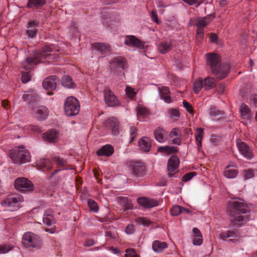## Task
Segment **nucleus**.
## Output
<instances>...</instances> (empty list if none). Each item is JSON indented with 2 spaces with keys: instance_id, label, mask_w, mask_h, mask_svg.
<instances>
[{
  "instance_id": "f257e3e1",
  "label": "nucleus",
  "mask_w": 257,
  "mask_h": 257,
  "mask_svg": "<svg viewBox=\"0 0 257 257\" xmlns=\"http://www.w3.org/2000/svg\"><path fill=\"white\" fill-rule=\"evenodd\" d=\"M228 212L230 217V227L237 228L252 219L247 205L242 200H234L228 203Z\"/></svg>"
},
{
  "instance_id": "f03ea898",
  "label": "nucleus",
  "mask_w": 257,
  "mask_h": 257,
  "mask_svg": "<svg viewBox=\"0 0 257 257\" xmlns=\"http://www.w3.org/2000/svg\"><path fill=\"white\" fill-rule=\"evenodd\" d=\"M207 63L211 71L219 79L225 78L229 72L230 66L227 63H221V59L218 54L208 53L206 54Z\"/></svg>"
},
{
  "instance_id": "7ed1b4c3",
  "label": "nucleus",
  "mask_w": 257,
  "mask_h": 257,
  "mask_svg": "<svg viewBox=\"0 0 257 257\" xmlns=\"http://www.w3.org/2000/svg\"><path fill=\"white\" fill-rule=\"evenodd\" d=\"M54 51V47L53 45H45L42 48L41 52H36L33 57H29L26 59L27 65H24L26 70L31 69L32 68L39 63H44L49 61V60L54 59L55 56L50 54Z\"/></svg>"
},
{
  "instance_id": "20e7f679",
  "label": "nucleus",
  "mask_w": 257,
  "mask_h": 257,
  "mask_svg": "<svg viewBox=\"0 0 257 257\" xmlns=\"http://www.w3.org/2000/svg\"><path fill=\"white\" fill-rule=\"evenodd\" d=\"M9 156L15 163H25L29 162L31 159L29 151L21 146L11 150Z\"/></svg>"
},
{
  "instance_id": "39448f33",
  "label": "nucleus",
  "mask_w": 257,
  "mask_h": 257,
  "mask_svg": "<svg viewBox=\"0 0 257 257\" xmlns=\"http://www.w3.org/2000/svg\"><path fill=\"white\" fill-rule=\"evenodd\" d=\"M22 243L26 248L39 249L42 246V240L40 236L31 232L25 233L22 238Z\"/></svg>"
},
{
  "instance_id": "423d86ee",
  "label": "nucleus",
  "mask_w": 257,
  "mask_h": 257,
  "mask_svg": "<svg viewBox=\"0 0 257 257\" xmlns=\"http://www.w3.org/2000/svg\"><path fill=\"white\" fill-rule=\"evenodd\" d=\"M23 201L22 196H9L1 202V205L7 210L14 211L21 207L20 203Z\"/></svg>"
},
{
  "instance_id": "0eeeda50",
  "label": "nucleus",
  "mask_w": 257,
  "mask_h": 257,
  "mask_svg": "<svg viewBox=\"0 0 257 257\" xmlns=\"http://www.w3.org/2000/svg\"><path fill=\"white\" fill-rule=\"evenodd\" d=\"M214 17L213 15H208L204 17H198L195 20V23L193 25H196L197 27L196 37L198 39H203L204 38L203 29L209 24Z\"/></svg>"
},
{
  "instance_id": "6e6552de",
  "label": "nucleus",
  "mask_w": 257,
  "mask_h": 257,
  "mask_svg": "<svg viewBox=\"0 0 257 257\" xmlns=\"http://www.w3.org/2000/svg\"><path fill=\"white\" fill-rule=\"evenodd\" d=\"M64 109L67 116L77 114L80 110L79 101L73 97H69L65 101Z\"/></svg>"
},
{
  "instance_id": "1a4fd4ad",
  "label": "nucleus",
  "mask_w": 257,
  "mask_h": 257,
  "mask_svg": "<svg viewBox=\"0 0 257 257\" xmlns=\"http://www.w3.org/2000/svg\"><path fill=\"white\" fill-rule=\"evenodd\" d=\"M236 144L239 152L244 158L249 160L253 158L252 150L248 145L240 139L236 140Z\"/></svg>"
},
{
  "instance_id": "9d476101",
  "label": "nucleus",
  "mask_w": 257,
  "mask_h": 257,
  "mask_svg": "<svg viewBox=\"0 0 257 257\" xmlns=\"http://www.w3.org/2000/svg\"><path fill=\"white\" fill-rule=\"evenodd\" d=\"M14 186L17 190L22 192L31 190L33 187L32 182L26 178H17L15 181Z\"/></svg>"
},
{
  "instance_id": "9b49d317",
  "label": "nucleus",
  "mask_w": 257,
  "mask_h": 257,
  "mask_svg": "<svg viewBox=\"0 0 257 257\" xmlns=\"http://www.w3.org/2000/svg\"><path fill=\"white\" fill-rule=\"evenodd\" d=\"M104 100L106 103L109 106H114L119 104L116 97L108 87H105L103 91Z\"/></svg>"
},
{
  "instance_id": "f8f14e48",
  "label": "nucleus",
  "mask_w": 257,
  "mask_h": 257,
  "mask_svg": "<svg viewBox=\"0 0 257 257\" xmlns=\"http://www.w3.org/2000/svg\"><path fill=\"white\" fill-rule=\"evenodd\" d=\"M132 173L137 177H143L146 174V168L144 163L136 162L132 165Z\"/></svg>"
},
{
  "instance_id": "ddd939ff",
  "label": "nucleus",
  "mask_w": 257,
  "mask_h": 257,
  "mask_svg": "<svg viewBox=\"0 0 257 257\" xmlns=\"http://www.w3.org/2000/svg\"><path fill=\"white\" fill-rule=\"evenodd\" d=\"M137 202L141 206L146 208H152L159 205L158 201L156 199L147 197L138 198Z\"/></svg>"
},
{
  "instance_id": "4468645a",
  "label": "nucleus",
  "mask_w": 257,
  "mask_h": 257,
  "mask_svg": "<svg viewBox=\"0 0 257 257\" xmlns=\"http://www.w3.org/2000/svg\"><path fill=\"white\" fill-rule=\"evenodd\" d=\"M154 135L155 139L159 143H164L168 139V133L160 126L156 128Z\"/></svg>"
},
{
  "instance_id": "2eb2a0df",
  "label": "nucleus",
  "mask_w": 257,
  "mask_h": 257,
  "mask_svg": "<svg viewBox=\"0 0 257 257\" xmlns=\"http://www.w3.org/2000/svg\"><path fill=\"white\" fill-rule=\"evenodd\" d=\"M58 78L56 76H50L46 78L43 82V86L45 89L54 90L56 88Z\"/></svg>"
},
{
  "instance_id": "dca6fc26",
  "label": "nucleus",
  "mask_w": 257,
  "mask_h": 257,
  "mask_svg": "<svg viewBox=\"0 0 257 257\" xmlns=\"http://www.w3.org/2000/svg\"><path fill=\"white\" fill-rule=\"evenodd\" d=\"M24 101H28L29 103H34L39 100V96L37 93L32 89H30L25 92L22 97Z\"/></svg>"
},
{
  "instance_id": "f3484780",
  "label": "nucleus",
  "mask_w": 257,
  "mask_h": 257,
  "mask_svg": "<svg viewBox=\"0 0 257 257\" xmlns=\"http://www.w3.org/2000/svg\"><path fill=\"white\" fill-rule=\"evenodd\" d=\"M179 164V160L176 156H173L169 159L168 162V175L172 177L173 174L172 172L175 171Z\"/></svg>"
},
{
  "instance_id": "a211bd4d",
  "label": "nucleus",
  "mask_w": 257,
  "mask_h": 257,
  "mask_svg": "<svg viewBox=\"0 0 257 257\" xmlns=\"http://www.w3.org/2000/svg\"><path fill=\"white\" fill-rule=\"evenodd\" d=\"M126 65L125 59L121 57L114 58L111 63L112 69H118L120 72L125 69Z\"/></svg>"
},
{
  "instance_id": "6ab92c4d",
  "label": "nucleus",
  "mask_w": 257,
  "mask_h": 257,
  "mask_svg": "<svg viewBox=\"0 0 257 257\" xmlns=\"http://www.w3.org/2000/svg\"><path fill=\"white\" fill-rule=\"evenodd\" d=\"M106 126L111 131L113 135H117L119 133V122L116 118H108L106 122Z\"/></svg>"
},
{
  "instance_id": "aec40b11",
  "label": "nucleus",
  "mask_w": 257,
  "mask_h": 257,
  "mask_svg": "<svg viewBox=\"0 0 257 257\" xmlns=\"http://www.w3.org/2000/svg\"><path fill=\"white\" fill-rule=\"evenodd\" d=\"M92 47L102 55H105L110 51V46L105 43H94L92 44Z\"/></svg>"
},
{
  "instance_id": "412c9836",
  "label": "nucleus",
  "mask_w": 257,
  "mask_h": 257,
  "mask_svg": "<svg viewBox=\"0 0 257 257\" xmlns=\"http://www.w3.org/2000/svg\"><path fill=\"white\" fill-rule=\"evenodd\" d=\"M59 133L55 130H50L43 134V138L44 140L48 143H55L58 139Z\"/></svg>"
},
{
  "instance_id": "4be33fe9",
  "label": "nucleus",
  "mask_w": 257,
  "mask_h": 257,
  "mask_svg": "<svg viewBox=\"0 0 257 257\" xmlns=\"http://www.w3.org/2000/svg\"><path fill=\"white\" fill-rule=\"evenodd\" d=\"M102 22L104 25H108L112 22H117L119 21L118 16L113 13H109L108 12L103 11L101 13Z\"/></svg>"
},
{
  "instance_id": "5701e85b",
  "label": "nucleus",
  "mask_w": 257,
  "mask_h": 257,
  "mask_svg": "<svg viewBox=\"0 0 257 257\" xmlns=\"http://www.w3.org/2000/svg\"><path fill=\"white\" fill-rule=\"evenodd\" d=\"M113 147L109 144H107L99 149L96 151V155L98 156L109 157L113 154Z\"/></svg>"
},
{
  "instance_id": "b1692460",
  "label": "nucleus",
  "mask_w": 257,
  "mask_h": 257,
  "mask_svg": "<svg viewBox=\"0 0 257 257\" xmlns=\"http://www.w3.org/2000/svg\"><path fill=\"white\" fill-rule=\"evenodd\" d=\"M48 110L45 106H41L35 110V116L39 120H43L47 118L48 115Z\"/></svg>"
},
{
  "instance_id": "393cba45",
  "label": "nucleus",
  "mask_w": 257,
  "mask_h": 257,
  "mask_svg": "<svg viewBox=\"0 0 257 257\" xmlns=\"http://www.w3.org/2000/svg\"><path fill=\"white\" fill-rule=\"evenodd\" d=\"M37 165L39 170H51L53 168V163L48 159H40L37 161Z\"/></svg>"
},
{
  "instance_id": "a878e982",
  "label": "nucleus",
  "mask_w": 257,
  "mask_h": 257,
  "mask_svg": "<svg viewBox=\"0 0 257 257\" xmlns=\"http://www.w3.org/2000/svg\"><path fill=\"white\" fill-rule=\"evenodd\" d=\"M38 24V22L36 20L31 21L28 23V30L26 33L29 37L34 38L36 36Z\"/></svg>"
},
{
  "instance_id": "bb28decb",
  "label": "nucleus",
  "mask_w": 257,
  "mask_h": 257,
  "mask_svg": "<svg viewBox=\"0 0 257 257\" xmlns=\"http://www.w3.org/2000/svg\"><path fill=\"white\" fill-rule=\"evenodd\" d=\"M124 44L128 46L140 48H142L144 46L142 42L133 36H127L124 40Z\"/></svg>"
},
{
  "instance_id": "cd10ccee",
  "label": "nucleus",
  "mask_w": 257,
  "mask_h": 257,
  "mask_svg": "<svg viewBox=\"0 0 257 257\" xmlns=\"http://www.w3.org/2000/svg\"><path fill=\"white\" fill-rule=\"evenodd\" d=\"M240 112L242 118L248 120L252 117L251 109L245 104L242 103L240 106Z\"/></svg>"
},
{
  "instance_id": "c85d7f7f",
  "label": "nucleus",
  "mask_w": 257,
  "mask_h": 257,
  "mask_svg": "<svg viewBox=\"0 0 257 257\" xmlns=\"http://www.w3.org/2000/svg\"><path fill=\"white\" fill-rule=\"evenodd\" d=\"M159 90V95L162 99L168 103L171 102V98L169 95L170 90L168 87L163 86L161 88H158Z\"/></svg>"
},
{
  "instance_id": "c756f323",
  "label": "nucleus",
  "mask_w": 257,
  "mask_h": 257,
  "mask_svg": "<svg viewBox=\"0 0 257 257\" xmlns=\"http://www.w3.org/2000/svg\"><path fill=\"white\" fill-rule=\"evenodd\" d=\"M168 247L167 243L165 242H161L159 240H155L152 243L153 250L156 252H161Z\"/></svg>"
},
{
  "instance_id": "7c9ffc66",
  "label": "nucleus",
  "mask_w": 257,
  "mask_h": 257,
  "mask_svg": "<svg viewBox=\"0 0 257 257\" xmlns=\"http://www.w3.org/2000/svg\"><path fill=\"white\" fill-rule=\"evenodd\" d=\"M172 48V44L171 40L164 41L160 43L158 46V50L160 53L165 54L170 51Z\"/></svg>"
},
{
  "instance_id": "2f4dec72",
  "label": "nucleus",
  "mask_w": 257,
  "mask_h": 257,
  "mask_svg": "<svg viewBox=\"0 0 257 257\" xmlns=\"http://www.w3.org/2000/svg\"><path fill=\"white\" fill-rule=\"evenodd\" d=\"M43 221L44 223L48 226H50L54 223V218L51 210H48L45 212L43 217Z\"/></svg>"
},
{
  "instance_id": "473e14b6",
  "label": "nucleus",
  "mask_w": 257,
  "mask_h": 257,
  "mask_svg": "<svg viewBox=\"0 0 257 257\" xmlns=\"http://www.w3.org/2000/svg\"><path fill=\"white\" fill-rule=\"evenodd\" d=\"M119 203L123 206L124 211L131 210L133 208L131 200L125 197H119L118 198Z\"/></svg>"
},
{
  "instance_id": "72a5a7b5",
  "label": "nucleus",
  "mask_w": 257,
  "mask_h": 257,
  "mask_svg": "<svg viewBox=\"0 0 257 257\" xmlns=\"http://www.w3.org/2000/svg\"><path fill=\"white\" fill-rule=\"evenodd\" d=\"M46 4V0H28L27 8L29 9H38Z\"/></svg>"
},
{
  "instance_id": "f704fd0d",
  "label": "nucleus",
  "mask_w": 257,
  "mask_h": 257,
  "mask_svg": "<svg viewBox=\"0 0 257 257\" xmlns=\"http://www.w3.org/2000/svg\"><path fill=\"white\" fill-rule=\"evenodd\" d=\"M223 174L227 178H234L238 174V170L236 168H230V166H227L224 169Z\"/></svg>"
},
{
  "instance_id": "c9c22d12",
  "label": "nucleus",
  "mask_w": 257,
  "mask_h": 257,
  "mask_svg": "<svg viewBox=\"0 0 257 257\" xmlns=\"http://www.w3.org/2000/svg\"><path fill=\"white\" fill-rule=\"evenodd\" d=\"M140 148L146 152L150 151L151 144L148 138L144 137L142 138L139 142Z\"/></svg>"
},
{
  "instance_id": "e433bc0d",
  "label": "nucleus",
  "mask_w": 257,
  "mask_h": 257,
  "mask_svg": "<svg viewBox=\"0 0 257 257\" xmlns=\"http://www.w3.org/2000/svg\"><path fill=\"white\" fill-rule=\"evenodd\" d=\"M203 88L205 90H209L216 86L215 80L211 77H207L203 81Z\"/></svg>"
},
{
  "instance_id": "4c0bfd02",
  "label": "nucleus",
  "mask_w": 257,
  "mask_h": 257,
  "mask_svg": "<svg viewBox=\"0 0 257 257\" xmlns=\"http://www.w3.org/2000/svg\"><path fill=\"white\" fill-rule=\"evenodd\" d=\"M62 85L68 88H72L75 87L72 79L69 76L66 75L63 77L61 80Z\"/></svg>"
},
{
  "instance_id": "58836bf2",
  "label": "nucleus",
  "mask_w": 257,
  "mask_h": 257,
  "mask_svg": "<svg viewBox=\"0 0 257 257\" xmlns=\"http://www.w3.org/2000/svg\"><path fill=\"white\" fill-rule=\"evenodd\" d=\"M148 110L144 107L138 106L137 107V116L138 119L142 120L145 118L149 114Z\"/></svg>"
},
{
  "instance_id": "ea45409f",
  "label": "nucleus",
  "mask_w": 257,
  "mask_h": 257,
  "mask_svg": "<svg viewBox=\"0 0 257 257\" xmlns=\"http://www.w3.org/2000/svg\"><path fill=\"white\" fill-rule=\"evenodd\" d=\"M158 151L160 152L165 153L167 154H170L176 152L177 151V147L174 146H164L158 148Z\"/></svg>"
},
{
  "instance_id": "a19ab883",
  "label": "nucleus",
  "mask_w": 257,
  "mask_h": 257,
  "mask_svg": "<svg viewBox=\"0 0 257 257\" xmlns=\"http://www.w3.org/2000/svg\"><path fill=\"white\" fill-rule=\"evenodd\" d=\"M203 135V129L202 128H198L196 130V132L195 135V139L198 147H201L202 139Z\"/></svg>"
},
{
  "instance_id": "79ce46f5",
  "label": "nucleus",
  "mask_w": 257,
  "mask_h": 257,
  "mask_svg": "<svg viewBox=\"0 0 257 257\" xmlns=\"http://www.w3.org/2000/svg\"><path fill=\"white\" fill-rule=\"evenodd\" d=\"M210 115L217 119H219L224 115L223 111L216 109V108H211L209 112Z\"/></svg>"
},
{
  "instance_id": "37998d69",
  "label": "nucleus",
  "mask_w": 257,
  "mask_h": 257,
  "mask_svg": "<svg viewBox=\"0 0 257 257\" xmlns=\"http://www.w3.org/2000/svg\"><path fill=\"white\" fill-rule=\"evenodd\" d=\"M204 83L203 80L201 79H199L195 81L193 84L194 91L195 93L197 94L201 90L202 88L203 87Z\"/></svg>"
},
{
  "instance_id": "c03bdc74",
  "label": "nucleus",
  "mask_w": 257,
  "mask_h": 257,
  "mask_svg": "<svg viewBox=\"0 0 257 257\" xmlns=\"http://www.w3.org/2000/svg\"><path fill=\"white\" fill-rule=\"evenodd\" d=\"M52 161L54 162L58 167H64L67 164V161L59 156H54L51 158Z\"/></svg>"
},
{
  "instance_id": "a18cd8bd",
  "label": "nucleus",
  "mask_w": 257,
  "mask_h": 257,
  "mask_svg": "<svg viewBox=\"0 0 257 257\" xmlns=\"http://www.w3.org/2000/svg\"><path fill=\"white\" fill-rule=\"evenodd\" d=\"M136 222L145 226H149L152 223V221L146 217H138L136 218Z\"/></svg>"
},
{
  "instance_id": "49530a36",
  "label": "nucleus",
  "mask_w": 257,
  "mask_h": 257,
  "mask_svg": "<svg viewBox=\"0 0 257 257\" xmlns=\"http://www.w3.org/2000/svg\"><path fill=\"white\" fill-rule=\"evenodd\" d=\"M87 203L91 211L94 212H97L98 211V206L95 201L92 199H89L87 201Z\"/></svg>"
},
{
  "instance_id": "de8ad7c7",
  "label": "nucleus",
  "mask_w": 257,
  "mask_h": 257,
  "mask_svg": "<svg viewBox=\"0 0 257 257\" xmlns=\"http://www.w3.org/2000/svg\"><path fill=\"white\" fill-rule=\"evenodd\" d=\"M220 236L221 239H224L229 237H235L237 236L235 231L230 230L221 233L220 234Z\"/></svg>"
},
{
  "instance_id": "09e8293b",
  "label": "nucleus",
  "mask_w": 257,
  "mask_h": 257,
  "mask_svg": "<svg viewBox=\"0 0 257 257\" xmlns=\"http://www.w3.org/2000/svg\"><path fill=\"white\" fill-rule=\"evenodd\" d=\"M183 207L179 205L173 206L171 209V213L172 216H177L182 213Z\"/></svg>"
},
{
  "instance_id": "8fccbe9b",
  "label": "nucleus",
  "mask_w": 257,
  "mask_h": 257,
  "mask_svg": "<svg viewBox=\"0 0 257 257\" xmlns=\"http://www.w3.org/2000/svg\"><path fill=\"white\" fill-rule=\"evenodd\" d=\"M130 134L131 138L130 143H132L137 136V129L135 126H130Z\"/></svg>"
},
{
  "instance_id": "3c124183",
  "label": "nucleus",
  "mask_w": 257,
  "mask_h": 257,
  "mask_svg": "<svg viewBox=\"0 0 257 257\" xmlns=\"http://www.w3.org/2000/svg\"><path fill=\"white\" fill-rule=\"evenodd\" d=\"M13 248L12 246L9 244H3L0 245V254L6 253L11 250Z\"/></svg>"
},
{
  "instance_id": "603ef678",
  "label": "nucleus",
  "mask_w": 257,
  "mask_h": 257,
  "mask_svg": "<svg viewBox=\"0 0 257 257\" xmlns=\"http://www.w3.org/2000/svg\"><path fill=\"white\" fill-rule=\"evenodd\" d=\"M125 92L128 97L131 99L134 98L136 94L134 89L128 86L126 87Z\"/></svg>"
},
{
  "instance_id": "864d4df0",
  "label": "nucleus",
  "mask_w": 257,
  "mask_h": 257,
  "mask_svg": "<svg viewBox=\"0 0 257 257\" xmlns=\"http://www.w3.org/2000/svg\"><path fill=\"white\" fill-rule=\"evenodd\" d=\"M125 257H138L134 249L127 248L125 250Z\"/></svg>"
},
{
  "instance_id": "5fc2aeb1",
  "label": "nucleus",
  "mask_w": 257,
  "mask_h": 257,
  "mask_svg": "<svg viewBox=\"0 0 257 257\" xmlns=\"http://www.w3.org/2000/svg\"><path fill=\"white\" fill-rule=\"evenodd\" d=\"M181 136V133L178 128H174L169 134L170 138H173L174 137H180Z\"/></svg>"
},
{
  "instance_id": "6e6d98bb",
  "label": "nucleus",
  "mask_w": 257,
  "mask_h": 257,
  "mask_svg": "<svg viewBox=\"0 0 257 257\" xmlns=\"http://www.w3.org/2000/svg\"><path fill=\"white\" fill-rule=\"evenodd\" d=\"M169 114L171 117H177L180 116V112L177 109L171 108L169 110Z\"/></svg>"
},
{
  "instance_id": "4d7b16f0",
  "label": "nucleus",
  "mask_w": 257,
  "mask_h": 257,
  "mask_svg": "<svg viewBox=\"0 0 257 257\" xmlns=\"http://www.w3.org/2000/svg\"><path fill=\"white\" fill-rule=\"evenodd\" d=\"M196 175V173L195 172H192L188 173L183 176V181H188L190 180L193 178V177H194Z\"/></svg>"
},
{
  "instance_id": "13d9d810",
  "label": "nucleus",
  "mask_w": 257,
  "mask_h": 257,
  "mask_svg": "<svg viewBox=\"0 0 257 257\" xmlns=\"http://www.w3.org/2000/svg\"><path fill=\"white\" fill-rule=\"evenodd\" d=\"M254 176V173L251 169H247L244 171V177L245 179L252 178Z\"/></svg>"
},
{
  "instance_id": "bf43d9fd",
  "label": "nucleus",
  "mask_w": 257,
  "mask_h": 257,
  "mask_svg": "<svg viewBox=\"0 0 257 257\" xmlns=\"http://www.w3.org/2000/svg\"><path fill=\"white\" fill-rule=\"evenodd\" d=\"M22 81L23 83H26L28 82L31 78L29 72H22Z\"/></svg>"
},
{
  "instance_id": "052dcab7",
  "label": "nucleus",
  "mask_w": 257,
  "mask_h": 257,
  "mask_svg": "<svg viewBox=\"0 0 257 257\" xmlns=\"http://www.w3.org/2000/svg\"><path fill=\"white\" fill-rule=\"evenodd\" d=\"M183 103L184 107L186 108L187 111L190 113H193V110L191 105L186 100H184Z\"/></svg>"
},
{
  "instance_id": "680f3d73",
  "label": "nucleus",
  "mask_w": 257,
  "mask_h": 257,
  "mask_svg": "<svg viewBox=\"0 0 257 257\" xmlns=\"http://www.w3.org/2000/svg\"><path fill=\"white\" fill-rule=\"evenodd\" d=\"M250 105L257 107V94L252 95L250 98Z\"/></svg>"
},
{
  "instance_id": "e2e57ef3",
  "label": "nucleus",
  "mask_w": 257,
  "mask_h": 257,
  "mask_svg": "<svg viewBox=\"0 0 257 257\" xmlns=\"http://www.w3.org/2000/svg\"><path fill=\"white\" fill-rule=\"evenodd\" d=\"M193 243L196 245H200L202 243V236L194 237L193 238Z\"/></svg>"
},
{
  "instance_id": "0e129e2a",
  "label": "nucleus",
  "mask_w": 257,
  "mask_h": 257,
  "mask_svg": "<svg viewBox=\"0 0 257 257\" xmlns=\"http://www.w3.org/2000/svg\"><path fill=\"white\" fill-rule=\"evenodd\" d=\"M134 231V226L133 224H128L125 228V232L128 234L133 233Z\"/></svg>"
},
{
  "instance_id": "69168bd1",
  "label": "nucleus",
  "mask_w": 257,
  "mask_h": 257,
  "mask_svg": "<svg viewBox=\"0 0 257 257\" xmlns=\"http://www.w3.org/2000/svg\"><path fill=\"white\" fill-rule=\"evenodd\" d=\"M151 18H152V20L154 22H156L157 24L159 23V20H158V19L157 14L156 13V11L153 10L152 11L151 14Z\"/></svg>"
},
{
  "instance_id": "338daca9",
  "label": "nucleus",
  "mask_w": 257,
  "mask_h": 257,
  "mask_svg": "<svg viewBox=\"0 0 257 257\" xmlns=\"http://www.w3.org/2000/svg\"><path fill=\"white\" fill-rule=\"evenodd\" d=\"M30 129L33 131H34L35 132H37V133H40L42 131L41 128L39 126L35 125H30Z\"/></svg>"
},
{
  "instance_id": "774afa93",
  "label": "nucleus",
  "mask_w": 257,
  "mask_h": 257,
  "mask_svg": "<svg viewBox=\"0 0 257 257\" xmlns=\"http://www.w3.org/2000/svg\"><path fill=\"white\" fill-rule=\"evenodd\" d=\"M193 232L194 235V237H201V236H202L200 231L197 228L195 227L193 229Z\"/></svg>"
}]
</instances>
